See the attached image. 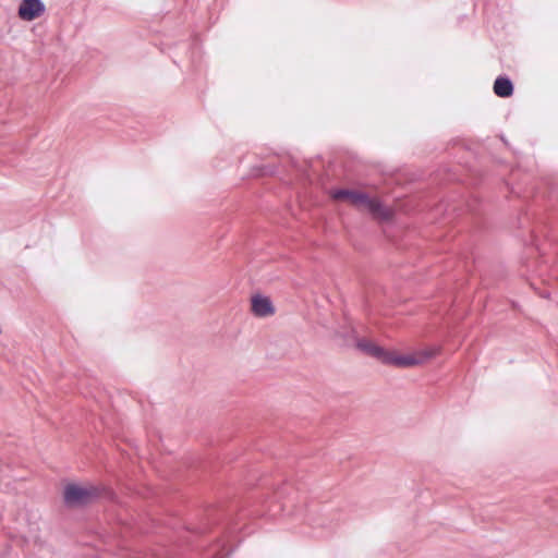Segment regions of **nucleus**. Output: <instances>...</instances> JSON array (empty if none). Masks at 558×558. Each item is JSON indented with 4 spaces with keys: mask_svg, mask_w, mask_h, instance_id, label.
<instances>
[{
    "mask_svg": "<svg viewBox=\"0 0 558 558\" xmlns=\"http://www.w3.org/2000/svg\"><path fill=\"white\" fill-rule=\"evenodd\" d=\"M494 93L502 98L510 97L513 93V86L507 77H498L494 83Z\"/></svg>",
    "mask_w": 558,
    "mask_h": 558,
    "instance_id": "nucleus-7",
    "label": "nucleus"
},
{
    "mask_svg": "<svg viewBox=\"0 0 558 558\" xmlns=\"http://www.w3.org/2000/svg\"><path fill=\"white\" fill-rule=\"evenodd\" d=\"M437 354L438 350L435 348H428L408 354L388 350L387 354L385 355L384 364L392 365L399 368L414 367L426 363Z\"/></svg>",
    "mask_w": 558,
    "mask_h": 558,
    "instance_id": "nucleus-2",
    "label": "nucleus"
},
{
    "mask_svg": "<svg viewBox=\"0 0 558 558\" xmlns=\"http://www.w3.org/2000/svg\"><path fill=\"white\" fill-rule=\"evenodd\" d=\"M356 345L365 354L376 357L378 361L384 363L385 355L387 354L388 350H385L384 348L366 339L359 340Z\"/></svg>",
    "mask_w": 558,
    "mask_h": 558,
    "instance_id": "nucleus-6",
    "label": "nucleus"
},
{
    "mask_svg": "<svg viewBox=\"0 0 558 558\" xmlns=\"http://www.w3.org/2000/svg\"><path fill=\"white\" fill-rule=\"evenodd\" d=\"M330 196L338 202L353 206L360 211L367 213L378 220H388L392 210L384 206L376 197L369 196L360 190L339 189L330 192Z\"/></svg>",
    "mask_w": 558,
    "mask_h": 558,
    "instance_id": "nucleus-1",
    "label": "nucleus"
},
{
    "mask_svg": "<svg viewBox=\"0 0 558 558\" xmlns=\"http://www.w3.org/2000/svg\"><path fill=\"white\" fill-rule=\"evenodd\" d=\"M45 12V4L40 0H22L17 15L22 21L31 22L40 17Z\"/></svg>",
    "mask_w": 558,
    "mask_h": 558,
    "instance_id": "nucleus-4",
    "label": "nucleus"
},
{
    "mask_svg": "<svg viewBox=\"0 0 558 558\" xmlns=\"http://www.w3.org/2000/svg\"><path fill=\"white\" fill-rule=\"evenodd\" d=\"M64 501L71 507L83 506L98 496V489L92 485L70 484L64 488Z\"/></svg>",
    "mask_w": 558,
    "mask_h": 558,
    "instance_id": "nucleus-3",
    "label": "nucleus"
},
{
    "mask_svg": "<svg viewBox=\"0 0 558 558\" xmlns=\"http://www.w3.org/2000/svg\"><path fill=\"white\" fill-rule=\"evenodd\" d=\"M251 311L257 317H268L275 314V307L269 298L254 295L251 300Z\"/></svg>",
    "mask_w": 558,
    "mask_h": 558,
    "instance_id": "nucleus-5",
    "label": "nucleus"
}]
</instances>
